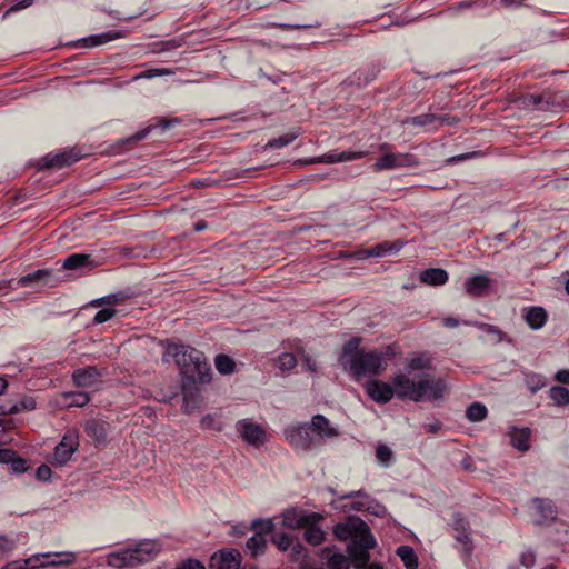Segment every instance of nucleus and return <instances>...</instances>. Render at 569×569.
I'll list each match as a JSON object with an SVG mask.
<instances>
[{
    "mask_svg": "<svg viewBox=\"0 0 569 569\" xmlns=\"http://www.w3.org/2000/svg\"><path fill=\"white\" fill-rule=\"evenodd\" d=\"M117 37H118V33L108 31V32H103L101 34L83 38V39L79 40L77 42V44L81 43L82 46H86V47H94V46H99V44L109 42V41L116 39Z\"/></svg>",
    "mask_w": 569,
    "mask_h": 569,
    "instance_id": "f704fd0d",
    "label": "nucleus"
},
{
    "mask_svg": "<svg viewBox=\"0 0 569 569\" xmlns=\"http://www.w3.org/2000/svg\"><path fill=\"white\" fill-rule=\"evenodd\" d=\"M397 556L403 562L406 569H417L419 566L418 557L410 546H399L396 550Z\"/></svg>",
    "mask_w": 569,
    "mask_h": 569,
    "instance_id": "2f4dec72",
    "label": "nucleus"
},
{
    "mask_svg": "<svg viewBox=\"0 0 569 569\" xmlns=\"http://www.w3.org/2000/svg\"><path fill=\"white\" fill-rule=\"evenodd\" d=\"M312 523H306L305 539L312 546L321 545L326 539V532L318 526L320 521H311Z\"/></svg>",
    "mask_w": 569,
    "mask_h": 569,
    "instance_id": "c756f323",
    "label": "nucleus"
},
{
    "mask_svg": "<svg viewBox=\"0 0 569 569\" xmlns=\"http://www.w3.org/2000/svg\"><path fill=\"white\" fill-rule=\"evenodd\" d=\"M376 539L370 532V529L361 535L358 539H353L348 545L349 558L356 563V568L365 567L369 559V550L375 548Z\"/></svg>",
    "mask_w": 569,
    "mask_h": 569,
    "instance_id": "0eeeda50",
    "label": "nucleus"
},
{
    "mask_svg": "<svg viewBox=\"0 0 569 569\" xmlns=\"http://www.w3.org/2000/svg\"><path fill=\"white\" fill-rule=\"evenodd\" d=\"M236 428L242 439L252 446H260L266 440V431L258 423L243 419L237 422Z\"/></svg>",
    "mask_w": 569,
    "mask_h": 569,
    "instance_id": "dca6fc26",
    "label": "nucleus"
},
{
    "mask_svg": "<svg viewBox=\"0 0 569 569\" xmlns=\"http://www.w3.org/2000/svg\"><path fill=\"white\" fill-rule=\"evenodd\" d=\"M101 371L93 366L76 369L72 372V381L77 387L89 388L98 383L101 379Z\"/></svg>",
    "mask_w": 569,
    "mask_h": 569,
    "instance_id": "412c9836",
    "label": "nucleus"
},
{
    "mask_svg": "<svg viewBox=\"0 0 569 569\" xmlns=\"http://www.w3.org/2000/svg\"><path fill=\"white\" fill-rule=\"evenodd\" d=\"M391 386L393 387V397L396 396L400 400H412L415 402L421 401L418 382H415L407 375H395L391 378Z\"/></svg>",
    "mask_w": 569,
    "mask_h": 569,
    "instance_id": "6e6552de",
    "label": "nucleus"
},
{
    "mask_svg": "<svg viewBox=\"0 0 569 569\" xmlns=\"http://www.w3.org/2000/svg\"><path fill=\"white\" fill-rule=\"evenodd\" d=\"M487 413L488 410L481 402H472L466 410V417L471 422L482 421Z\"/></svg>",
    "mask_w": 569,
    "mask_h": 569,
    "instance_id": "c9c22d12",
    "label": "nucleus"
},
{
    "mask_svg": "<svg viewBox=\"0 0 569 569\" xmlns=\"http://www.w3.org/2000/svg\"><path fill=\"white\" fill-rule=\"evenodd\" d=\"M271 542L276 545L280 551H287L292 546V536L284 532H274L271 536Z\"/></svg>",
    "mask_w": 569,
    "mask_h": 569,
    "instance_id": "37998d69",
    "label": "nucleus"
},
{
    "mask_svg": "<svg viewBox=\"0 0 569 569\" xmlns=\"http://www.w3.org/2000/svg\"><path fill=\"white\" fill-rule=\"evenodd\" d=\"M419 166V160L411 153H385L373 164L375 171H383L396 168H411Z\"/></svg>",
    "mask_w": 569,
    "mask_h": 569,
    "instance_id": "1a4fd4ad",
    "label": "nucleus"
},
{
    "mask_svg": "<svg viewBox=\"0 0 569 569\" xmlns=\"http://www.w3.org/2000/svg\"><path fill=\"white\" fill-rule=\"evenodd\" d=\"M361 338L352 337L342 346L339 356V363L345 371H348L356 381L362 377L380 376L388 366L396 352L391 346H387L383 350L360 348Z\"/></svg>",
    "mask_w": 569,
    "mask_h": 569,
    "instance_id": "f257e3e1",
    "label": "nucleus"
},
{
    "mask_svg": "<svg viewBox=\"0 0 569 569\" xmlns=\"http://www.w3.org/2000/svg\"><path fill=\"white\" fill-rule=\"evenodd\" d=\"M116 312L117 311L113 308H103L96 313L93 321L94 323H103L113 318Z\"/></svg>",
    "mask_w": 569,
    "mask_h": 569,
    "instance_id": "6e6d98bb",
    "label": "nucleus"
},
{
    "mask_svg": "<svg viewBox=\"0 0 569 569\" xmlns=\"http://www.w3.org/2000/svg\"><path fill=\"white\" fill-rule=\"evenodd\" d=\"M353 497H361V500H356L351 502V509L356 511H362V510H369L370 507L367 505V501L369 500V496L365 493L363 491H351L349 493H346L340 497V499H350Z\"/></svg>",
    "mask_w": 569,
    "mask_h": 569,
    "instance_id": "ea45409f",
    "label": "nucleus"
},
{
    "mask_svg": "<svg viewBox=\"0 0 569 569\" xmlns=\"http://www.w3.org/2000/svg\"><path fill=\"white\" fill-rule=\"evenodd\" d=\"M16 547V541L7 536H0V551L9 552Z\"/></svg>",
    "mask_w": 569,
    "mask_h": 569,
    "instance_id": "69168bd1",
    "label": "nucleus"
},
{
    "mask_svg": "<svg viewBox=\"0 0 569 569\" xmlns=\"http://www.w3.org/2000/svg\"><path fill=\"white\" fill-rule=\"evenodd\" d=\"M179 122H180L179 119H173V120L169 121L163 118H157V119H154V123H152V124L148 126L147 128L134 133L130 138V140H133V141L143 140L150 133L151 130L157 129V128H161L162 130H166V129L170 128L172 124L179 123Z\"/></svg>",
    "mask_w": 569,
    "mask_h": 569,
    "instance_id": "7c9ffc66",
    "label": "nucleus"
},
{
    "mask_svg": "<svg viewBox=\"0 0 569 569\" xmlns=\"http://www.w3.org/2000/svg\"><path fill=\"white\" fill-rule=\"evenodd\" d=\"M393 457L392 450L386 445H379L376 448V458L385 467L391 463Z\"/></svg>",
    "mask_w": 569,
    "mask_h": 569,
    "instance_id": "49530a36",
    "label": "nucleus"
},
{
    "mask_svg": "<svg viewBox=\"0 0 569 569\" xmlns=\"http://www.w3.org/2000/svg\"><path fill=\"white\" fill-rule=\"evenodd\" d=\"M510 442L512 447L518 449L521 452L529 450V439L531 436V430L528 427L517 428L512 427L509 431Z\"/></svg>",
    "mask_w": 569,
    "mask_h": 569,
    "instance_id": "a878e982",
    "label": "nucleus"
},
{
    "mask_svg": "<svg viewBox=\"0 0 569 569\" xmlns=\"http://www.w3.org/2000/svg\"><path fill=\"white\" fill-rule=\"evenodd\" d=\"M491 282L492 280L487 274H477L466 280L465 289L472 297H482Z\"/></svg>",
    "mask_w": 569,
    "mask_h": 569,
    "instance_id": "5701e85b",
    "label": "nucleus"
},
{
    "mask_svg": "<svg viewBox=\"0 0 569 569\" xmlns=\"http://www.w3.org/2000/svg\"><path fill=\"white\" fill-rule=\"evenodd\" d=\"M550 399L556 406L569 405V389L561 386H553L549 391Z\"/></svg>",
    "mask_w": 569,
    "mask_h": 569,
    "instance_id": "58836bf2",
    "label": "nucleus"
},
{
    "mask_svg": "<svg viewBox=\"0 0 569 569\" xmlns=\"http://www.w3.org/2000/svg\"><path fill=\"white\" fill-rule=\"evenodd\" d=\"M519 561L523 567L531 568L536 562V556L532 551L528 550L520 555Z\"/></svg>",
    "mask_w": 569,
    "mask_h": 569,
    "instance_id": "052dcab7",
    "label": "nucleus"
},
{
    "mask_svg": "<svg viewBox=\"0 0 569 569\" xmlns=\"http://www.w3.org/2000/svg\"><path fill=\"white\" fill-rule=\"evenodd\" d=\"M310 423L319 447L322 446L326 440L336 438L340 435L338 428L332 426L329 419L323 415H315L311 418Z\"/></svg>",
    "mask_w": 569,
    "mask_h": 569,
    "instance_id": "4468645a",
    "label": "nucleus"
},
{
    "mask_svg": "<svg viewBox=\"0 0 569 569\" xmlns=\"http://www.w3.org/2000/svg\"><path fill=\"white\" fill-rule=\"evenodd\" d=\"M108 427V422L100 419H89L83 425L87 436L97 445H101L107 441Z\"/></svg>",
    "mask_w": 569,
    "mask_h": 569,
    "instance_id": "4be33fe9",
    "label": "nucleus"
},
{
    "mask_svg": "<svg viewBox=\"0 0 569 569\" xmlns=\"http://www.w3.org/2000/svg\"><path fill=\"white\" fill-rule=\"evenodd\" d=\"M545 97L541 94H529L523 99V106L526 108H536L539 110H547L548 107H545Z\"/></svg>",
    "mask_w": 569,
    "mask_h": 569,
    "instance_id": "8fccbe9b",
    "label": "nucleus"
},
{
    "mask_svg": "<svg viewBox=\"0 0 569 569\" xmlns=\"http://www.w3.org/2000/svg\"><path fill=\"white\" fill-rule=\"evenodd\" d=\"M456 540L463 546V550L466 555H470L472 552V540L470 538V531H461L457 532Z\"/></svg>",
    "mask_w": 569,
    "mask_h": 569,
    "instance_id": "603ef678",
    "label": "nucleus"
},
{
    "mask_svg": "<svg viewBox=\"0 0 569 569\" xmlns=\"http://www.w3.org/2000/svg\"><path fill=\"white\" fill-rule=\"evenodd\" d=\"M214 365H216V369L221 375H230L236 369V363H234L233 359L223 353L216 356Z\"/></svg>",
    "mask_w": 569,
    "mask_h": 569,
    "instance_id": "e433bc0d",
    "label": "nucleus"
},
{
    "mask_svg": "<svg viewBox=\"0 0 569 569\" xmlns=\"http://www.w3.org/2000/svg\"><path fill=\"white\" fill-rule=\"evenodd\" d=\"M532 502L539 512L540 523L551 522L556 519L558 511L551 500L543 498H533Z\"/></svg>",
    "mask_w": 569,
    "mask_h": 569,
    "instance_id": "bb28decb",
    "label": "nucleus"
},
{
    "mask_svg": "<svg viewBox=\"0 0 569 569\" xmlns=\"http://www.w3.org/2000/svg\"><path fill=\"white\" fill-rule=\"evenodd\" d=\"M523 318L532 330H538L547 322V312L542 307H530L523 310Z\"/></svg>",
    "mask_w": 569,
    "mask_h": 569,
    "instance_id": "393cba45",
    "label": "nucleus"
},
{
    "mask_svg": "<svg viewBox=\"0 0 569 569\" xmlns=\"http://www.w3.org/2000/svg\"><path fill=\"white\" fill-rule=\"evenodd\" d=\"M375 79V72H369L365 70H358L353 73L350 83H356L357 86H366L370 81Z\"/></svg>",
    "mask_w": 569,
    "mask_h": 569,
    "instance_id": "3c124183",
    "label": "nucleus"
},
{
    "mask_svg": "<svg viewBox=\"0 0 569 569\" xmlns=\"http://www.w3.org/2000/svg\"><path fill=\"white\" fill-rule=\"evenodd\" d=\"M168 358L174 360L181 378H198L201 383L211 381V366L202 351L188 345L168 342L162 360L168 361Z\"/></svg>",
    "mask_w": 569,
    "mask_h": 569,
    "instance_id": "f03ea898",
    "label": "nucleus"
},
{
    "mask_svg": "<svg viewBox=\"0 0 569 569\" xmlns=\"http://www.w3.org/2000/svg\"><path fill=\"white\" fill-rule=\"evenodd\" d=\"M302 367L311 372H316L317 370V363L312 359V357L308 353L302 355Z\"/></svg>",
    "mask_w": 569,
    "mask_h": 569,
    "instance_id": "774afa93",
    "label": "nucleus"
},
{
    "mask_svg": "<svg viewBox=\"0 0 569 569\" xmlns=\"http://www.w3.org/2000/svg\"><path fill=\"white\" fill-rule=\"evenodd\" d=\"M174 569H206L204 566L196 559L181 561Z\"/></svg>",
    "mask_w": 569,
    "mask_h": 569,
    "instance_id": "bf43d9fd",
    "label": "nucleus"
},
{
    "mask_svg": "<svg viewBox=\"0 0 569 569\" xmlns=\"http://www.w3.org/2000/svg\"><path fill=\"white\" fill-rule=\"evenodd\" d=\"M268 547L266 537L253 535L246 542V548L252 558H258L263 555Z\"/></svg>",
    "mask_w": 569,
    "mask_h": 569,
    "instance_id": "473e14b6",
    "label": "nucleus"
},
{
    "mask_svg": "<svg viewBox=\"0 0 569 569\" xmlns=\"http://www.w3.org/2000/svg\"><path fill=\"white\" fill-rule=\"evenodd\" d=\"M299 136V132H288L283 136H280L274 139H270L267 144L264 146V149H280L289 143H291L295 139H297Z\"/></svg>",
    "mask_w": 569,
    "mask_h": 569,
    "instance_id": "a19ab883",
    "label": "nucleus"
},
{
    "mask_svg": "<svg viewBox=\"0 0 569 569\" xmlns=\"http://www.w3.org/2000/svg\"><path fill=\"white\" fill-rule=\"evenodd\" d=\"M526 385L531 392H537L545 387V378L541 375L530 373L526 376Z\"/></svg>",
    "mask_w": 569,
    "mask_h": 569,
    "instance_id": "09e8293b",
    "label": "nucleus"
},
{
    "mask_svg": "<svg viewBox=\"0 0 569 569\" xmlns=\"http://www.w3.org/2000/svg\"><path fill=\"white\" fill-rule=\"evenodd\" d=\"M452 528L457 532L470 531L469 522L467 521V519L460 512L453 513V516H452Z\"/></svg>",
    "mask_w": 569,
    "mask_h": 569,
    "instance_id": "864d4df0",
    "label": "nucleus"
},
{
    "mask_svg": "<svg viewBox=\"0 0 569 569\" xmlns=\"http://www.w3.org/2000/svg\"><path fill=\"white\" fill-rule=\"evenodd\" d=\"M291 558L295 560H299L300 558L306 556V548L300 542L292 543L291 546Z\"/></svg>",
    "mask_w": 569,
    "mask_h": 569,
    "instance_id": "338daca9",
    "label": "nucleus"
},
{
    "mask_svg": "<svg viewBox=\"0 0 569 569\" xmlns=\"http://www.w3.org/2000/svg\"><path fill=\"white\" fill-rule=\"evenodd\" d=\"M198 385H202L198 378H181L183 409L188 413L198 409L202 402V396Z\"/></svg>",
    "mask_w": 569,
    "mask_h": 569,
    "instance_id": "f8f14e48",
    "label": "nucleus"
},
{
    "mask_svg": "<svg viewBox=\"0 0 569 569\" xmlns=\"http://www.w3.org/2000/svg\"><path fill=\"white\" fill-rule=\"evenodd\" d=\"M338 156H339V162H343V161H351V160L360 159L366 156V152L342 151V152H339Z\"/></svg>",
    "mask_w": 569,
    "mask_h": 569,
    "instance_id": "680f3d73",
    "label": "nucleus"
},
{
    "mask_svg": "<svg viewBox=\"0 0 569 569\" xmlns=\"http://www.w3.org/2000/svg\"><path fill=\"white\" fill-rule=\"evenodd\" d=\"M283 432L289 443L298 451L307 452L319 447L310 422L288 426Z\"/></svg>",
    "mask_w": 569,
    "mask_h": 569,
    "instance_id": "39448f33",
    "label": "nucleus"
},
{
    "mask_svg": "<svg viewBox=\"0 0 569 569\" xmlns=\"http://www.w3.org/2000/svg\"><path fill=\"white\" fill-rule=\"evenodd\" d=\"M153 540H143L131 548L121 549L108 556V565L118 569L134 568L151 561L159 552Z\"/></svg>",
    "mask_w": 569,
    "mask_h": 569,
    "instance_id": "7ed1b4c3",
    "label": "nucleus"
},
{
    "mask_svg": "<svg viewBox=\"0 0 569 569\" xmlns=\"http://www.w3.org/2000/svg\"><path fill=\"white\" fill-rule=\"evenodd\" d=\"M282 526L288 529H300L311 521H321L323 517L318 512H307L303 509L290 508L282 512Z\"/></svg>",
    "mask_w": 569,
    "mask_h": 569,
    "instance_id": "9b49d317",
    "label": "nucleus"
},
{
    "mask_svg": "<svg viewBox=\"0 0 569 569\" xmlns=\"http://www.w3.org/2000/svg\"><path fill=\"white\" fill-rule=\"evenodd\" d=\"M93 262L90 259L89 254L86 253H72L68 256L63 263L61 269L63 270H80V269H92Z\"/></svg>",
    "mask_w": 569,
    "mask_h": 569,
    "instance_id": "cd10ccee",
    "label": "nucleus"
},
{
    "mask_svg": "<svg viewBox=\"0 0 569 569\" xmlns=\"http://www.w3.org/2000/svg\"><path fill=\"white\" fill-rule=\"evenodd\" d=\"M37 408V401L31 396H23L19 402L10 403V410L13 415L21 411H32Z\"/></svg>",
    "mask_w": 569,
    "mask_h": 569,
    "instance_id": "79ce46f5",
    "label": "nucleus"
},
{
    "mask_svg": "<svg viewBox=\"0 0 569 569\" xmlns=\"http://www.w3.org/2000/svg\"><path fill=\"white\" fill-rule=\"evenodd\" d=\"M339 152H329L321 157L310 159L309 163H336L339 162Z\"/></svg>",
    "mask_w": 569,
    "mask_h": 569,
    "instance_id": "4d7b16f0",
    "label": "nucleus"
},
{
    "mask_svg": "<svg viewBox=\"0 0 569 569\" xmlns=\"http://www.w3.org/2000/svg\"><path fill=\"white\" fill-rule=\"evenodd\" d=\"M403 246V242L396 241V242H388L383 241L378 244H375L368 249H365L360 254L361 258H369V257H383L392 252H398Z\"/></svg>",
    "mask_w": 569,
    "mask_h": 569,
    "instance_id": "b1692460",
    "label": "nucleus"
},
{
    "mask_svg": "<svg viewBox=\"0 0 569 569\" xmlns=\"http://www.w3.org/2000/svg\"><path fill=\"white\" fill-rule=\"evenodd\" d=\"M34 0H20L18 1L17 3L12 4L9 7V9L4 12V17H7L8 14L12 13V12H16V11H19V10H22V9H26L28 7H30L32 3H33Z\"/></svg>",
    "mask_w": 569,
    "mask_h": 569,
    "instance_id": "e2e57ef3",
    "label": "nucleus"
},
{
    "mask_svg": "<svg viewBox=\"0 0 569 569\" xmlns=\"http://www.w3.org/2000/svg\"><path fill=\"white\" fill-rule=\"evenodd\" d=\"M276 362L281 371H289L297 366V358L292 353L283 352L278 356Z\"/></svg>",
    "mask_w": 569,
    "mask_h": 569,
    "instance_id": "a18cd8bd",
    "label": "nucleus"
},
{
    "mask_svg": "<svg viewBox=\"0 0 569 569\" xmlns=\"http://www.w3.org/2000/svg\"><path fill=\"white\" fill-rule=\"evenodd\" d=\"M329 569H350L349 559L342 553H333L328 559Z\"/></svg>",
    "mask_w": 569,
    "mask_h": 569,
    "instance_id": "de8ad7c7",
    "label": "nucleus"
},
{
    "mask_svg": "<svg viewBox=\"0 0 569 569\" xmlns=\"http://www.w3.org/2000/svg\"><path fill=\"white\" fill-rule=\"evenodd\" d=\"M79 448V431L76 428L68 429L60 442L56 446L51 463L62 467L70 461L72 455Z\"/></svg>",
    "mask_w": 569,
    "mask_h": 569,
    "instance_id": "423d86ee",
    "label": "nucleus"
},
{
    "mask_svg": "<svg viewBox=\"0 0 569 569\" xmlns=\"http://www.w3.org/2000/svg\"><path fill=\"white\" fill-rule=\"evenodd\" d=\"M448 279H449L448 272L441 268L426 269L419 276V280L422 283H426L429 286H442L448 281Z\"/></svg>",
    "mask_w": 569,
    "mask_h": 569,
    "instance_id": "c85d7f7f",
    "label": "nucleus"
},
{
    "mask_svg": "<svg viewBox=\"0 0 569 569\" xmlns=\"http://www.w3.org/2000/svg\"><path fill=\"white\" fill-rule=\"evenodd\" d=\"M251 529L254 531V535L266 537V535L273 532L274 523L270 518L254 519L251 523Z\"/></svg>",
    "mask_w": 569,
    "mask_h": 569,
    "instance_id": "4c0bfd02",
    "label": "nucleus"
},
{
    "mask_svg": "<svg viewBox=\"0 0 569 569\" xmlns=\"http://www.w3.org/2000/svg\"><path fill=\"white\" fill-rule=\"evenodd\" d=\"M10 468L14 473H22L28 470L27 460L19 457L17 452L14 453V458L10 461Z\"/></svg>",
    "mask_w": 569,
    "mask_h": 569,
    "instance_id": "5fc2aeb1",
    "label": "nucleus"
},
{
    "mask_svg": "<svg viewBox=\"0 0 569 569\" xmlns=\"http://www.w3.org/2000/svg\"><path fill=\"white\" fill-rule=\"evenodd\" d=\"M57 282L58 277H56L52 270L49 269L36 270L34 272L22 276L17 280V284L20 288L33 286L37 283L49 284L50 287H53Z\"/></svg>",
    "mask_w": 569,
    "mask_h": 569,
    "instance_id": "aec40b11",
    "label": "nucleus"
},
{
    "mask_svg": "<svg viewBox=\"0 0 569 569\" xmlns=\"http://www.w3.org/2000/svg\"><path fill=\"white\" fill-rule=\"evenodd\" d=\"M69 407H84L90 402V396L82 391H71L61 395Z\"/></svg>",
    "mask_w": 569,
    "mask_h": 569,
    "instance_id": "72a5a7b5",
    "label": "nucleus"
},
{
    "mask_svg": "<svg viewBox=\"0 0 569 569\" xmlns=\"http://www.w3.org/2000/svg\"><path fill=\"white\" fill-rule=\"evenodd\" d=\"M463 325L477 327L479 329H483L488 333L497 336L498 337V341H502L506 338V335L499 328H497L496 326L489 325V323L466 320V321H463Z\"/></svg>",
    "mask_w": 569,
    "mask_h": 569,
    "instance_id": "c03bdc74",
    "label": "nucleus"
},
{
    "mask_svg": "<svg viewBox=\"0 0 569 569\" xmlns=\"http://www.w3.org/2000/svg\"><path fill=\"white\" fill-rule=\"evenodd\" d=\"M52 471L47 465H41L37 468L36 476L39 480L47 481L50 479Z\"/></svg>",
    "mask_w": 569,
    "mask_h": 569,
    "instance_id": "0e129e2a",
    "label": "nucleus"
},
{
    "mask_svg": "<svg viewBox=\"0 0 569 569\" xmlns=\"http://www.w3.org/2000/svg\"><path fill=\"white\" fill-rule=\"evenodd\" d=\"M429 365H430V361L425 356L415 357L409 362V367L413 370H420V369L428 368Z\"/></svg>",
    "mask_w": 569,
    "mask_h": 569,
    "instance_id": "13d9d810",
    "label": "nucleus"
},
{
    "mask_svg": "<svg viewBox=\"0 0 569 569\" xmlns=\"http://www.w3.org/2000/svg\"><path fill=\"white\" fill-rule=\"evenodd\" d=\"M458 122L456 117H451L449 114H436V113H425L415 117L407 118L403 123L412 124L416 127H426L432 126L435 123H439V126L448 124L453 126Z\"/></svg>",
    "mask_w": 569,
    "mask_h": 569,
    "instance_id": "a211bd4d",
    "label": "nucleus"
},
{
    "mask_svg": "<svg viewBox=\"0 0 569 569\" xmlns=\"http://www.w3.org/2000/svg\"><path fill=\"white\" fill-rule=\"evenodd\" d=\"M369 529L370 528L367 522L360 517L350 516L345 522H339L335 526L333 533L339 540L350 539V541H352L353 539H358Z\"/></svg>",
    "mask_w": 569,
    "mask_h": 569,
    "instance_id": "9d476101",
    "label": "nucleus"
},
{
    "mask_svg": "<svg viewBox=\"0 0 569 569\" xmlns=\"http://www.w3.org/2000/svg\"><path fill=\"white\" fill-rule=\"evenodd\" d=\"M363 387L368 397L379 405H385L393 398V387L391 386V382L389 383L379 379H370Z\"/></svg>",
    "mask_w": 569,
    "mask_h": 569,
    "instance_id": "ddd939ff",
    "label": "nucleus"
},
{
    "mask_svg": "<svg viewBox=\"0 0 569 569\" xmlns=\"http://www.w3.org/2000/svg\"><path fill=\"white\" fill-rule=\"evenodd\" d=\"M73 552L36 553L24 560L8 562L2 569H39L44 567L68 566L73 563Z\"/></svg>",
    "mask_w": 569,
    "mask_h": 569,
    "instance_id": "20e7f679",
    "label": "nucleus"
},
{
    "mask_svg": "<svg viewBox=\"0 0 569 569\" xmlns=\"http://www.w3.org/2000/svg\"><path fill=\"white\" fill-rule=\"evenodd\" d=\"M241 555L237 550H221L210 558L209 569H239Z\"/></svg>",
    "mask_w": 569,
    "mask_h": 569,
    "instance_id": "f3484780",
    "label": "nucleus"
},
{
    "mask_svg": "<svg viewBox=\"0 0 569 569\" xmlns=\"http://www.w3.org/2000/svg\"><path fill=\"white\" fill-rule=\"evenodd\" d=\"M446 389L447 385L443 379H435L429 375H425V378L418 381L421 400H437L443 396Z\"/></svg>",
    "mask_w": 569,
    "mask_h": 569,
    "instance_id": "2eb2a0df",
    "label": "nucleus"
},
{
    "mask_svg": "<svg viewBox=\"0 0 569 569\" xmlns=\"http://www.w3.org/2000/svg\"><path fill=\"white\" fill-rule=\"evenodd\" d=\"M80 159L73 150H63L56 154H47L41 159V168L51 169L57 168L61 169L66 166H71Z\"/></svg>",
    "mask_w": 569,
    "mask_h": 569,
    "instance_id": "6ab92c4d",
    "label": "nucleus"
}]
</instances>
